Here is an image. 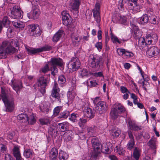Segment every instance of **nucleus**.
<instances>
[{"label": "nucleus", "mask_w": 160, "mask_h": 160, "mask_svg": "<svg viewBox=\"0 0 160 160\" xmlns=\"http://www.w3.org/2000/svg\"><path fill=\"white\" fill-rule=\"evenodd\" d=\"M48 81V78L41 75L37 79L36 84L38 87L45 88L47 85Z\"/></svg>", "instance_id": "ddd939ff"}, {"label": "nucleus", "mask_w": 160, "mask_h": 160, "mask_svg": "<svg viewBox=\"0 0 160 160\" xmlns=\"http://www.w3.org/2000/svg\"><path fill=\"white\" fill-rule=\"evenodd\" d=\"M51 47L48 45L36 49L31 48L30 47H26L28 53L30 55L34 54L39 52L49 51L51 50Z\"/></svg>", "instance_id": "423d86ee"}, {"label": "nucleus", "mask_w": 160, "mask_h": 160, "mask_svg": "<svg viewBox=\"0 0 160 160\" xmlns=\"http://www.w3.org/2000/svg\"><path fill=\"white\" fill-rule=\"evenodd\" d=\"M33 154V152L32 150L26 148L24 150L23 155L27 158H30L32 157Z\"/></svg>", "instance_id": "473e14b6"}, {"label": "nucleus", "mask_w": 160, "mask_h": 160, "mask_svg": "<svg viewBox=\"0 0 160 160\" xmlns=\"http://www.w3.org/2000/svg\"><path fill=\"white\" fill-rule=\"evenodd\" d=\"M66 82V79L65 77L63 75L60 76L58 78V82L59 84H63Z\"/></svg>", "instance_id": "09e8293b"}, {"label": "nucleus", "mask_w": 160, "mask_h": 160, "mask_svg": "<svg viewBox=\"0 0 160 160\" xmlns=\"http://www.w3.org/2000/svg\"><path fill=\"white\" fill-rule=\"evenodd\" d=\"M58 154V150L55 148H53L49 153V156L52 160H56Z\"/></svg>", "instance_id": "5701e85b"}, {"label": "nucleus", "mask_w": 160, "mask_h": 160, "mask_svg": "<svg viewBox=\"0 0 160 160\" xmlns=\"http://www.w3.org/2000/svg\"><path fill=\"white\" fill-rule=\"evenodd\" d=\"M5 160H14L13 158L8 153L5 155Z\"/></svg>", "instance_id": "0e129e2a"}, {"label": "nucleus", "mask_w": 160, "mask_h": 160, "mask_svg": "<svg viewBox=\"0 0 160 160\" xmlns=\"http://www.w3.org/2000/svg\"><path fill=\"white\" fill-rule=\"evenodd\" d=\"M56 127L54 126H50L48 129V132L50 135H52L56 132L55 130Z\"/></svg>", "instance_id": "3c124183"}, {"label": "nucleus", "mask_w": 160, "mask_h": 160, "mask_svg": "<svg viewBox=\"0 0 160 160\" xmlns=\"http://www.w3.org/2000/svg\"><path fill=\"white\" fill-rule=\"evenodd\" d=\"M147 145L150 147L152 149H156L155 141L154 139H151L147 143Z\"/></svg>", "instance_id": "ea45409f"}, {"label": "nucleus", "mask_w": 160, "mask_h": 160, "mask_svg": "<svg viewBox=\"0 0 160 160\" xmlns=\"http://www.w3.org/2000/svg\"><path fill=\"white\" fill-rule=\"evenodd\" d=\"M12 154L15 158L21 157L20 149L18 146H14L12 150Z\"/></svg>", "instance_id": "a878e982"}, {"label": "nucleus", "mask_w": 160, "mask_h": 160, "mask_svg": "<svg viewBox=\"0 0 160 160\" xmlns=\"http://www.w3.org/2000/svg\"><path fill=\"white\" fill-rule=\"evenodd\" d=\"M97 104L99 106V107H101V110H99V113L102 114L105 112L106 111V106L105 103L102 101H99Z\"/></svg>", "instance_id": "f704fd0d"}, {"label": "nucleus", "mask_w": 160, "mask_h": 160, "mask_svg": "<svg viewBox=\"0 0 160 160\" xmlns=\"http://www.w3.org/2000/svg\"><path fill=\"white\" fill-rule=\"evenodd\" d=\"M130 25L131 29L134 32L135 37L137 38H139L140 36L141 33L138 27L131 22H130Z\"/></svg>", "instance_id": "aec40b11"}, {"label": "nucleus", "mask_w": 160, "mask_h": 160, "mask_svg": "<svg viewBox=\"0 0 160 160\" xmlns=\"http://www.w3.org/2000/svg\"><path fill=\"white\" fill-rule=\"evenodd\" d=\"M128 122L129 128L131 130H133L134 131H138L141 129L140 127L137 125L134 122L132 121L130 119H128Z\"/></svg>", "instance_id": "412c9836"}, {"label": "nucleus", "mask_w": 160, "mask_h": 160, "mask_svg": "<svg viewBox=\"0 0 160 160\" xmlns=\"http://www.w3.org/2000/svg\"><path fill=\"white\" fill-rule=\"evenodd\" d=\"M68 68L73 71H76L80 66L79 59L77 57L72 58L68 64Z\"/></svg>", "instance_id": "6e6552de"}, {"label": "nucleus", "mask_w": 160, "mask_h": 160, "mask_svg": "<svg viewBox=\"0 0 160 160\" xmlns=\"http://www.w3.org/2000/svg\"><path fill=\"white\" fill-rule=\"evenodd\" d=\"M22 13L20 8L17 6H14L11 10L10 16L14 19H19L22 17Z\"/></svg>", "instance_id": "1a4fd4ad"}, {"label": "nucleus", "mask_w": 160, "mask_h": 160, "mask_svg": "<svg viewBox=\"0 0 160 160\" xmlns=\"http://www.w3.org/2000/svg\"><path fill=\"white\" fill-rule=\"evenodd\" d=\"M1 96L6 107V111L12 112L13 110L14 107L13 99L10 100L8 98L5 91L3 90H2Z\"/></svg>", "instance_id": "7ed1b4c3"}, {"label": "nucleus", "mask_w": 160, "mask_h": 160, "mask_svg": "<svg viewBox=\"0 0 160 160\" xmlns=\"http://www.w3.org/2000/svg\"><path fill=\"white\" fill-rule=\"evenodd\" d=\"M119 113L113 107L110 112V115L111 118L113 120L117 119L119 115Z\"/></svg>", "instance_id": "7c9ffc66"}, {"label": "nucleus", "mask_w": 160, "mask_h": 160, "mask_svg": "<svg viewBox=\"0 0 160 160\" xmlns=\"http://www.w3.org/2000/svg\"><path fill=\"white\" fill-rule=\"evenodd\" d=\"M29 31L30 35L35 37L39 36L41 30L38 25H29Z\"/></svg>", "instance_id": "9d476101"}, {"label": "nucleus", "mask_w": 160, "mask_h": 160, "mask_svg": "<svg viewBox=\"0 0 160 160\" xmlns=\"http://www.w3.org/2000/svg\"><path fill=\"white\" fill-rule=\"evenodd\" d=\"M128 136L129 138L127 146V148L129 150H132L134 148L135 144V142L132 132L130 131L128 132Z\"/></svg>", "instance_id": "2eb2a0df"}, {"label": "nucleus", "mask_w": 160, "mask_h": 160, "mask_svg": "<svg viewBox=\"0 0 160 160\" xmlns=\"http://www.w3.org/2000/svg\"><path fill=\"white\" fill-rule=\"evenodd\" d=\"M58 157L60 160H66L68 158V155L66 152L61 151L59 152Z\"/></svg>", "instance_id": "72a5a7b5"}, {"label": "nucleus", "mask_w": 160, "mask_h": 160, "mask_svg": "<svg viewBox=\"0 0 160 160\" xmlns=\"http://www.w3.org/2000/svg\"><path fill=\"white\" fill-rule=\"evenodd\" d=\"M79 117L78 114L75 113H73L71 114L69 119L72 122H76L77 118Z\"/></svg>", "instance_id": "a19ab883"}, {"label": "nucleus", "mask_w": 160, "mask_h": 160, "mask_svg": "<svg viewBox=\"0 0 160 160\" xmlns=\"http://www.w3.org/2000/svg\"><path fill=\"white\" fill-rule=\"evenodd\" d=\"M88 62L89 66L97 70H101L103 68V61L100 57L90 55Z\"/></svg>", "instance_id": "f03ea898"}, {"label": "nucleus", "mask_w": 160, "mask_h": 160, "mask_svg": "<svg viewBox=\"0 0 160 160\" xmlns=\"http://www.w3.org/2000/svg\"><path fill=\"white\" fill-rule=\"evenodd\" d=\"M118 19L119 22L122 24H125L127 22V18L124 16L120 15Z\"/></svg>", "instance_id": "603ef678"}, {"label": "nucleus", "mask_w": 160, "mask_h": 160, "mask_svg": "<svg viewBox=\"0 0 160 160\" xmlns=\"http://www.w3.org/2000/svg\"><path fill=\"white\" fill-rule=\"evenodd\" d=\"M0 152L3 153H5L8 152V150L6 145L4 144H1L0 145Z\"/></svg>", "instance_id": "4d7b16f0"}, {"label": "nucleus", "mask_w": 160, "mask_h": 160, "mask_svg": "<svg viewBox=\"0 0 160 160\" xmlns=\"http://www.w3.org/2000/svg\"><path fill=\"white\" fill-rule=\"evenodd\" d=\"M87 121V118L84 116L79 118V120L78 121V124L81 128H83Z\"/></svg>", "instance_id": "c9c22d12"}, {"label": "nucleus", "mask_w": 160, "mask_h": 160, "mask_svg": "<svg viewBox=\"0 0 160 160\" xmlns=\"http://www.w3.org/2000/svg\"><path fill=\"white\" fill-rule=\"evenodd\" d=\"M110 35L111 39L113 43H116L117 42L120 44L121 43V41H119L118 38L116 36L112 33V31H111Z\"/></svg>", "instance_id": "79ce46f5"}, {"label": "nucleus", "mask_w": 160, "mask_h": 160, "mask_svg": "<svg viewBox=\"0 0 160 160\" xmlns=\"http://www.w3.org/2000/svg\"><path fill=\"white\" fill-rule=\"evenodd\" d=\"M100 4L99 2H97L96 4L95 8L93 10V16L97 23L99 22L101 20L100 17Z\"/></svg>", "instance_id": "f8f14e48"}, {"label": "nucleus", "mask_w": 160, "mask_h": 160, "mask_svg": "<svg viewBox=\"0 0 160 160\" xmlns=\"http://www.w3.org/2000/svg\"><path fill=\"white\" fill-rule=\"evenodd\" d=\"M59 91L60 89L58 87V85L56 82H55L51 96L52 97L57 99L60 102H61V100L59 95Z\"/></svg>", "instance_id": "9b49d317"}, {"label": "nucleus", "mask_w": 160, "mask_h": 160, "mask_svg": "<svg viewBox=\"0 0 160 160\" xmlns=\"http://www.w3.org/2000/svg\"><path fill=\"white\" fill-rule=\"evenodd\" d=\"M79 75L82 78L87 77L91 74V72L86 68L80 69L79 71Z\"/></svg>", "instance_id": "4be33fe9"}, {"label": "nucleus", "mask_w": 160, "mask_h": 160, "mask_svg": "<svg viewBox=\"0 0 160 160\" xmlns=\"http://www.w3.org/2000/svg\"><path fill=\"white\" fill-rule=\"evenodd\" d=\"M10 84L12 86L13 89L15 90L17 94H18V92L22 88V83L19 80H12Z\"/></svg>", "instance_id": "4468645a"}, {"label": "nucleus", "mask_w": 160, "mask_h": 160, "mask_svg": "<svg viewBox=\"0 0 160 160\" xmlns=\"http://www.w3.org/2000/svg\"><path fill=\"white\" fill-rule=\"evenodd\" d=\"M91 142L93 150H100L101 144L97 138L93 137L91 140Z\"/></svg>", "instance_id": "6ab92c4d"}, {"label": "nucleus", "mask_w": 160, "mask_h": 160, "mask_svg": "<svg viewBox=\"0 0 160 160\" xmlns=\"http://www.w3.org/2000/svg\"><path fill=\"white\" fill-rule=\"evenodd\" d=\"M120 90L121 92L123 93L127 92H128L129 93H130V92L127 88L124 86L120 87Z\"/></svg>", "instance_id": "e2e57ef3"}, {"label": "nucleus", "mask_w": 160, "mask_h": 160, "mask_svg": "<svg viewBox=\"0 0 160 160\" xmlns=\"http://www.w3.org/2000/svg\"><path fill=\"white\" fill-rule=\"evenodd\" d=\"M63 31L62 30L58 31L54 35L53 37V41L54 42H57L62 36Z\"/></svg>", "instance_id": "c756f323"}, {"label": "nucleus", "mask_w": 160, "mask_h": 160, "mask_svg": "<svg viewBox=\"0 0 160 160\" xmlns=\"http://www.w3.org/2000/svg\"><path fill=\"white\" fill-rule=\"evenodd\" d=\"M124 54L128 57H132L133 56V54L131 52H128L126 50L125 51Z\"/></svg>", "instance_id": "338daca9"}, {"label": "nucleus", "mask_w": 160, "mask_h": 160, "mask_svg": "<svg viewBox=\"0 0 160 160\" xmlns=\"http://www.w3.org/2000/svg\"><path fill=\"white\" fill-rule=\"evenodd\" d=\"M84 112V116L87 118H92L94 117L95 115L94 110L88 107L85 108Z\"/></svg>", "instance_id": "f3484780"}, {"label": "nucleus", "mask_w": 160, "mask_h": 160, "mask_svg": "<svg viewBox=\"0 0 160 160\" xmlns=\"http://www.w3.org/2000/svg\"><path fill=\"white\" fill-rule=\"evenodd\" d=\"M1 48L5 50L8 52L10 53H13L15 52L17 50L14 48L12 46L11 41H5L2 42L0 47Z\"/></svg>", "instance_id": "0eeeda50"}, {"label": "nucleus", "mask_w": 160, "mask_h": 160, "mask_svg": "<svg viewBox=\"0 0 160 160\" xmlns=\"http://www.w3.org/2000/svg\"><path fill=\"white\" fill-rule=\"evenodd\" d=\"M80 0H72L69 5V8L71 10H73L77 12L80 3Z\"/></svg>", "instance_id": "dca6fc26"}, {"label": "nucleus", "mask_w": 160, "mask_h": 160, "mask_svg": "<svg viewBox=\"0 0 160 160\" xmlns=\"http://www.w3.org/2000/svg\"><path fill=\"white\" fill-rule=\"evenodd\" d=\"M95 47L99 52L101 50L102 47V43L101 42H97L95 44Z\"/></svg>", "instance_id": "052dcab7"}, {"label": "nucleus", "mask_w": 160, "mask_h": 160, "mask_svg": "<svg viewBox=\"0 0 160 160\" xmlns=\"http://www.w3.org/2000/svg\"><path fill=\"white\" fill-rule=\"evenodd\" d=\"M141 155V151L138 148L136 147L133 151L132 157L136 160H138Z\"/></svg>", "instance_id": "c85d7f7f"}, {"label": "nucleus", "mask_w": 160, "mask_h": 160, "mask_svg": "<svg viewBox=\"0 0 160 160\" xmlns=\"http://www.w3.org/2000/svg\"><path fill=\"white\" fill-rule=\"evenodd\" d=\"M87 132L88 135L91 136L95 133V130L93 128L91 127L87 128Z\"/></svg>", "instance_id": "6e6d98bb"}, {"label": "nucleus", "mask_w": 160, "mask_h": 160, "mask_svg": "<svg viewBox=\"0 0 160 160\" xmlns=\"http://www.w3.org/2000/svg\"><path fill=\"white\" fill-rule=\"evenodd\" d=\"M71 37L72 42L75 43L79 42L80 40V38L78 36L77 33H73L72 34Z\"/></svg>", "instance_id": "c03bdc74"}, {"label": "nucleus", "mask_w": 160, "mask_h": 160, "mask_svg": "<svg viewBox=\"0 0 160 160\" xmlns=\"http://www.w3.org/2000/svg\"><path fill=\"white\" fill-rule=\"evenodd\" d=\"M62 23L66 26L69 25L68 29L69 30L73 31L74 27L73 25H70L72 22V18L69 13L66 11H63L62 13Z\"/></svg>", "instance_id": "20e7f679"}, {"label": "nucleus", "mask_w": 160, "mask_h": 160, "mask_svg": "<svg viewBox=\"0 0 160 160\" xmlns=\"http://www.w3.org/2000/svg\"><path fill=\"white\" fill-rule=\"evenodd\" d=\"M121 131L120 130L118 129L116 130H114L112 132V135L114 137H118L121 133Z\"/></svg>", "instance_id": "680f3d73"}, {"label": "nucleus", "mask_w": 160, "mask_h": 160, "mask_svg": "<svg viewBox=\"0 0 160 160\" xmlns=\"http://www.w3.org/2000/svg\"><path fill=\"white\" fill-rule=\"evenodd\" d=\"M70 114V112L68 111H65L60 113L59 116V118H66Z\"/></svg>", "instance_id": "37998d69"}, {"label": "nucleus", "mask_w": 160, "mask_h": 160, "mask_svg": "<svg viewBox=\"0 0 160 160\" xmlns=\"http://www.w3.org/2000/svg\"><path fill=\"white\" fill-rule=\"evenodd\" d=\"M150 35L148 34L146 36V39L145 40V44L149 45L152 43V39L150 38Z\"/></svg>", "instance_id": "864d4df0"}, {"label": "nucleus", "mask_w": 160, "mask_h": 160, "mask_svg": "<svg viewBox=\"0 0 160 160\" xmlns=\"http://www.w3.org/2000/svg\"><path fill=\"white\" fill-rule=\"evenodd\" d=\"M152 39V44L155 43L158 41V38L157 35L156 34H152L150 37Z\"/></svg>", "instance_id": "5fc2aeb1"}, {"label": "nucleus", "mask_w": 160, "mask_h": 160, "mask_svg": "<svg viewBox=\"0 0 160 160\" xmlns=\"http://www.w3.org/2000/svg\"><path fill=\"white\" fill-rule=\"evenodd\" d=\"M149 20V18L148 15L145 14L140 18L139 23L141 24H145L148 22Z\"/></svg>", "instance_id": "2f4dec72"}, {"label": "nucleus", "mask_w": 160, "mask_h": 160, "mask_svg": "<svg viewBox=\"0 0 160 160\" xmlns=\"http://www.w3.org/2000/svg\"><path fill=\"white\" fill-rule=\"evenodd\" d=\"M18 119L22 120V122H27L28 116L26 114L21 113L18 115Z\"/></svg>", "instance_id": "4c0bfd02"}, {"label": "nucleus", "mask_w": 160, "mask_h": 160, "mask_svg": "<svg viewBox=\"0 0 160 160\" xmlns=\"http://www.w3.org/2000/svg\"><path fill=\"white\" fill-rule=\"evenodd\" d=\"M113 107L118 111V112L119 114L123 113L125 111L124 107L121 104L116 103L114 105V106Z\"/></svg>", "instance_id": "cd10ccee"}, {"label": "nucleus", "mask_w": 160, "mask_h": 160, "mask_svg": "<svg viewBox=\"0 0 160 160\" xmlns=\"http://www.w3.org/2000/svg\"><path fill=\"white\" fill-rule=\"evenodd\" d=\"M109 149L108 147V145L106 143H103V144L101 146V151L103 153H108L109 152Z\"/></svg>", "instance_id": "58836bf2"}, {"label": "nucleus", "mask_w": 160, "mask_h": 160, "mask_svg": "<svg viewBox=\"0 0 160 160\" xmlns=\"http://www.w3.org/2000/svg\"><path fill=\"white\" fill-rule=\"evenodd\" d=\"M1 22H2V25H3L4 27H6L7 28L8 27L9 22L7 17H4L2 21H1Z\"/></svg>", "instance_id": "de8ad7c7"}, {"label": "nucleus", "mask_w": 160, "mask_h": 160, "mask_svg": "<svg viewBox=\"0 0 160 160\" xmlns=\"http://www.w3.org/2000/svg\"><path fill=\"white\" fill-rule=\"evenodd\" d=\"M69 123L67 122L59 123L58 124L59 129L61 132H64L68 129Z\"/></svg>", "instance_id": "bb28decb"}, {"label": "nucleus", "mask_w": 160, "mask_h": 160, "mask_svg": "<svg viewBox=\"0 0 160 160\" xmlns=\"http://www.w3.org/2000/svg\"><path fill=\"white\" fill-rule=\"evenodd\" d=\"M5 50L3 49L0 48V59L4 58L6 57V54H10Z\"/></svg>", "instance_id": "49530a36"}, {"label": "nucleus", "mask_w": 160, "mask_h": 160, "mask_svg": "<svg viewBox=\"0 0 160 160\" xmlns=\"http://www.w3.org/2000/svg\"><path fill=\"white\" fill-rule=\"evenodd\" d=\"M39 121L42 125H48L50 123V120L47 118L40 119Z\"/></svg>", "instance_id": "8fccbe9b"}, {"label": "nucleus", "mask_w": 160, "mask_h": 160, "mask_svg": "<svg viewBox=\"0 0 160 160\" xmlns=\"http://www.w3.org/2000/svg\"><path fill=\"white\" fill-rule=\"evenodd\" d=\"M126 50L124 49L118 48L117 49V52L119 55H122L125 52Z\"/></svg>", "instance_id": "69168bd1"}, {"label": "nucleus", "mask_w": 160, "mask_h": 160, "mask_svg": "<svg viewBox=\"0 0 160 160\" xmlns=\"http://www.w3.org/2000/svg\"><path fill=\"white\" fill-rule=\"evenodd\" d=\"M34 1H33L32 2V10L30 12L27 14V16L29 19H35L38 18L40 14V11L37 5H34Z\"/></svg>", "instance_id": "39448f33"}, {"label": "nucleus", "mask_w": 160, "mask_h": 160, "mask_svg": "<svg viewBox=\"0 0 160 160\" xmlns=\"http://www.w3.org/2000/svg\"><path fill=\"white\" fill-rule=\"evenodd\" d=\"M158 50V48L154 46L151 47L147 51V54L150 57H154L159 53Z\"/></svg>", "instance_id": "a211bd4d"}, {"label": "nucleus", "mask_w": 160, "mask_h": 160, "mask_svg": "<svg viewBox=\"0 0 160 160\" xmlns=\"http://www.w3.org/2000/svg\"><path fill=\"white\" fill-rule=\"evenodd\" d=\"M12 24L16 28L22 30L23 28L25 26V23L20 21L18 20L16 21H12Z\"/></svg>", "instance_id": "b1692460"}, {"label": "nucleus", "mask_w": 160, "mask_h": 160, "mask_svg": "<svg viewBox=\"0 0 160 160\" xmlns=\"http://www.w3.org/2000/svg\"><path fill=\"white\" fill-rule=\"evenodd\" d=\"M100 150H96L91 151L90 155V159L91 160H96L98 159V155L100 153Z\"/></svg>", "instance_id": "393cba45"}, {"label": "nucleus", "mask_w": 160, "mask_h": 160, "mask_svg": "<svg viewBox=\"0 0 160 160\" xmlns=\"http://www.w3.org/2000/svg\"><path fill=\"white\" fill-rule=\"evenodd\" d=\"M27 121L29 124L32 125L36 122V120L33 115H30L29 117L28 116Z\"/></svg>", "instance_id": "a18cd8bd"}, {"label": "nucleus", "mask_w": 160, "mask_h": 160, "mask_svg": "<svg viewBox=\"0 0 160 160\" xmlns=\"http://www.w3.org/2000/svg\"><path fill=\"white\" fill-rule=\"evenodd\" d=\"M62 107L61 106H57L53 110V113L55 115L57 116L59 113Z\"/></svg>", "instance_id": "bf43d9fd"}, {"label": "nucleus", "mask_w": 160, "mask_h": 160, "mask_svg": "<svg viewBox=\"0 0 160 160\" xmlns=\"http://www.w3.org/2000/svg\"><path fill=\"white\" fill-rule=\"evenodd\" d=\"M49 65L51 66L50 68L48 64H46L42 68L40 71V72L45 73L50 70L52 71V74L54 75L56 73L58 72V69L55 66H61L62 65V60L60 58H52L49 62Z\"/></svg>", "instance_id": "f257e3e1"}, {"label": "nucleus", "mask_w": 160, "mask_h": 160, "mask_svg": "<svg viewBox=\"0 0 160 160\" xmlns=\"http://www.w3.org/2000/svg\"><path fill=\"white\" fill-rule=\"evenodd\" d=\"M116 150L119 155H123L124 153V150L121 147H119L118 146L116 147Z\"/></svg>", "instance_id": "13d9d810"}, {"label": "nucleus", "mask_w": 160, "mask_h": 160, "mask_svg": "<svg viewBox=\"0 0 160 160\" xmlns=\"http://www.w3.org/2000/svg\"><path fill=\"white\" fill-rule=\"evenodd\" d=\"M90 84L89 85L91 87H95L98 84V83L96 82V80H95L90 81Z\"/></svg>", "instance_id": "774afa93"}, {"label": "nucleus", "mask_w": 160, "mask_h": 160, "mask_svg": "<svg viewBox=\"0 0 160 160\" xmlns=\"http://www.w3.org/2000/svg\"><path fill=\"white\" fill-rule=\"evenodd\" d=\"M76 95V94L73 91L68 92L67 94L68 101L72 103V101L74 99V98Z\"/></svg>", "instance_id": "e433bc0d"}]
</instances>
